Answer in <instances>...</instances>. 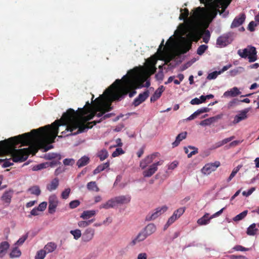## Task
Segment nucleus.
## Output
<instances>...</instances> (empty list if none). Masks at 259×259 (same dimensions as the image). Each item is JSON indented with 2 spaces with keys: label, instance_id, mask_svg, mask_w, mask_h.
I'll use <instances>...</instances> for the list:
<instances>
[{
  "label": "nucleus",
  "instance_id": "obj_1",
  "mask_svg": "<svg viewBox=\"0 0 259 259\" xmlns=\"http://www.w3.org/2000/svg\"><path fill=\"white\" fill-rule=\"evenodd\" d=\"M148 65L146 61V68L143 67H140V68L136 67L129 70L121 79H116L102 95L95 99L93 108L88 101L83 108H78L76 111L71 108L68 109V113H66L65 116L67 115L66 119L71 121V131L78 128L73 134L85 132L92 128L93 125H90L92 122H88L87 124H85V122L95 116L101 118L98 121H94V125L111 116L112 113L106 114V112L112 109L111 103L114 101L120 100L129 90L144 87L148 88L150 85L149 80H146L145 84H143L146 80L145 73L146 72L148 75H151Z\"/></svg>",
  "mask_w": 259,
  "mask_h": 259
},
{
  "label": "nucleus",
  "instance_id": "obj_2",
  "mask_svg": "<svg viewBox=\"0 0 259 259\" xmlns=\"http://www.w3.org/2000/svg\"><path fill=\"white\" fill-rule=\"evenodd\" d=\"M68 113V110L62 115L60 120H56L50 125L33 130L30 133H27L17 136L13 137L4 141H0V154L10 152L13 159L4 161L3 167H8L13 164V162H22L25 161L28 155L36 152L38 149H43L46 152L53 148L50 144L53 143L59 132V126L62 125L65 130L62 134L66 136L76 135L72 134L78 130L73 129L72 131L71 121L65 116Z\"/></svg>",
  "mask_w": 259,
  "mask_h": 259
},
{
  "label": "nucleus",
  "instance_id": "obj_3",
  "mask_svg": "<svg viewBox=\"0 0 259 259\" xmlns=\"http://www.w3.org/2000/svg\"><path fill=\"white\" fill-rule=\"evenodd\" d=\"M177 38L180 40L178 46L180 54L187 53L191 47L192 32L189 24H182L174 33Z\"/></svg>",
  "mask_w": 259,
  "mask_h": 259
},
{
  "label": "nucleus",
  "instance_id": "obj_4",
  "mask_svg": "<svg viewBox=\"0 0 259 259\" xmlns=\"http://www.w3.org/2000/svg\"><path fill=\"white\" fill-rule=\"evenodd\" d=\"M131 200V196L130 195H119L110 198L105 203L99 206V208L108 209L114 208L118 205L126 204L128 203Z\"/></svg>",
  "mask_w": 259,
  "mask_h": 259
},
{
  "label": "nucleus",
  "instance_id": "obj_5",
  "mask_svg": "<svg viewBox=\"0 0 259 259\" xmlns=\"http://www.w3.org/2000/svg\"><path fill=\"white\" fill-rule=\"evenodd\" d=\"M164 39H162L157 50V55H154L149 59H147L148 68L150 72V74H154L156 71L155 65L158 59L163 60L164 59V53L163 52V48L164 46Z\"/></svg>",
  "mask_w": 259,
  "mask_h": 259
},
{
  "label": "nucleus",
  "instance_id": "obj_6",
  "mask_svg": "<svg viewBox=\"0 0 259 259\" xmlns=\"http://www.w3.org/2000/svg\"><path fill=\"white\" fill-rule=\"evenodd\" d=\"M238 54L242 58H248L249 62H255L257 59V52L255 47L248 46L243 50H239Z\"/></svg>",
  "mask_w": 259,
  "mask_h": 259
},
{
  "label": "nucleus",
  "instance_id": "obj_7",
  "mask_svg": "<svg viewBox=\"0 0 259 259\" xmlns=\"http://www.w3.org/2000/svg\"><path fill=\"white\" fill-rule=\"evenodd\" d=\"M168 209L166 205H163L155 208L153 211L149 212L146 217V221H151L155 220L162 213H164Z\"/></svg>",
  "mask_w": 259,
  "mask_h": 259
},
{
  "label": "nucleus",
  "instance_id": "obj_8",
  "mask_svg": "<svg viewBox=\"0 0 259 259\" xmlns=\"http://www.w3.org/2000/svg\"><path fill=\"white\" fill-rule=\"evenodd\" d=\"M225 209V207L222 208L219 211H217L210 217H209V214L208 213H206L202 217L200 218L197 221V223L199 225H206L209 224L210 220L214 218L217 217L221 215L223 210Z\"/></svg>",
  "mask_w": 259,
  "mask_h": 259
},
{
  "label": "nucleus",
  "instance_id": "obj_9",
  "mask_svg": "<svg viewBox=\"0 0 259 259\" xmlns=\"http://www.w3.org/2000/svg\"><path fill=\"white\" fill-rule=\"evenodd\" d=\"M232 39L231 37L230 34H225L219 36L216 42V45L219 48H224L231 44Z\"/></svg>",
  "mask_w": 259,
  "mask_h": 259
},
{
  "label": "nucleus",
  "instance_id": "obj_10",
  "mask_svg": "<svg viewBox=\"0 0 259 259\" xmlns=\"http://www.w3.org/2000/svg\"><path fill=\"white\" fill-rule=\"evenodd\" d=\"M58 202V199L56 195L52 194L49 196L48 208V212L49 213L53 214L55 212Z\"/></svg>",
  "mask_w": 259,
  "mask_h": 259
},
{
  "label": "nucleus",
  "instance_id": "obj_11",
  "mask_svg": "<svg viewBox=\"0 0 259 259\" xmlns=\"http://www.w3.org/2000/svg\"><path fill=\"white\" fill-rule=\"evenodd\" d=\"M220 165V162L216 161L213 163H208L206 164L201 169V171L204 175H209L212 171H215Z\"/></svg>",
  "mask_w": 259,
  "mask_h": 259
},
{
  "label": "nucleus",
  "instance_id": "obj_12",
  "mask_svg": "<svg viewBox=\"0 0 259 259\" xmlns=\"http://www.w3.org/2000/svg\"><path fill=\"white\" fill-rule=\"evenodd\" d=\"M163 163V161H159L157 162L153 163L149 167L144 170L143 172V175L144 177H151L158 169V166L161 165Z\"/></svg>",
  "mask_w": 259,
  "mask_h": 259
},
{
  "label": "nucleus",
  "instance_id": "obj_13",
  "mask_svg": "<svg viewBox=\"0 0 259 259\" xmlns=\"http://www.w3.org/2000/svg\"><path fill=\"white\" fill-rule=\"evenodd\" d=\"M149 92L148 90L145 91L143 93L140 94L139 96L134 99L133 103V105L135 106H138L139 105L147 99L149 96Z\"/></svg>",
  "mask_w": 259,
  "mask_h": 259
},
{
  "label": "nucleus",
  "instance_id": "obj_14",
  "mask_svg": "<svg viewBox=\"0 0 259 259\" xmlns=\"http://www.w3.org/2000/svg\"><path fill=\"white\" fill-rule=\"evenodd\" d=\"M95 229L92 228H87L82 234V239L84 242H89L92 240L95 235Z\"/></svg>",
  "mask_w": 259,
  "mask_h": 259
},
{
  "label": "nucleus",
  "instance_id": "obj_15",
  "mask_svg": "<svg viewBox=\"0 0 259 259\" xmlns=\"http://www.w3.org/2000/svg\"><path fill=\"white\" fill-rule=\"evenodd\" d=\"M250 108H245L242 110L238 114L236 115L234 119L233 123L236 124L247 118V113L249 111Z\"/></svg>",
  "mask_w": 259,
  "mask_h": 259
},
{
  "label": "nucleus",
  "instance_id": "obj_16",
  "mask_svg": "<svg viewBox=\"0 0 259 259\" xmlns=\"http://www.w3.org/2000/svg\"><path fill=\"white\" fill-rule=\"evenodd\" d=\"M158 153H154L148 155L145 159H143L140 163V166L142 169H145L148 164L152 162L154 159L157 156Z\"/></svg>",
  "mask_w": 259,
  "mask_h": 259
},
{
  "label": "nucleus",
  "instance_id": "obj_17",
  "mask_svg": "<svg viewBox=\"0 0 259 259\" xmlns=\"http://www.w3.org/2000/svg\"><path fill=\"white\" fill-rule=\"evenodd\" d=\"M245 19V15L244 14H241L235 18L233 21L231 27L232 28L239 26L244 22Z\"/></svg>",
  "mask_w": 259,
  "mask_h": 259
},
{
  "label": "nucleus",
  "instance_id": "obj_18",
  "mask_svg": "<svg viewBox=\"0 0 259 259\" xmlns=\"http://www.w3.org/2000/svg\"><path fill=\"white\" fill-rule=\"evenodd\" d=\"M157 230L156 226L153 223L148 224L142 230L148 237L154 233Z\"/></svg>",
  "mask_w": 259,
  "mask_h": 259
},
{
  "label": "nucleus",
  "instance_id": "obj_19",
  "mask_svg": "<svg viewBox=\"0 0 259 259\" xmlns=\"http://www.w3.org/2000/svg\"><path fill=\"white\" fill-rule=\"evenodd\" d=\"M13 195V191L9 190L4 192L1 197L2 201L7 204H10L11 201V199Z\"/></svg>",
  "mask_w": 259,
  "mask_h": 259
},
{
  "label": "nucleus",
  "instance_id": "obj_20",
  "mask_svg": "<svg viewBox=\"0 0 259 259\" xmlns=\"http://www.w3.org/2000/svg\"><path fill=\"white\" fill-rule=\"evenodd\" d=\"M9 247L10 244L7 241H3L0 243V258L5 256Z\"/></svg>",
  "mask_w": 259,
  "mask_h": 259
},
{
  "label": "nucleus",
  "instance_id": "obj_21",
  "mask_svg": "<svg viewBox=\"0 0 259 259\" xmlns=\"http://www.w3.org/2000/svg\"><path fill=\"white\" fill-rule=\"evenodd\" d=\"M240 94L241 92L239 91V89L237 87H234L230 90L225 92L223 94V96L225 97H234L240 95Z\"/></svg>",
  "mask_w": 259,
  "mask_h": 259
},
{
  "label": "nucleus",
  "instance_id": "obj_22",
  "mask_svg": "<svg viewBox=\"0 0 259 259\" xmlns=\"http://www.w3.org/2000/svg\"><path fill=\"white\" fill-rule=\"evenodd\" d=\"M165 90V88L163 85L159 87L154 92V94L151 97L150 100L151 102H155L159 99L162 93Z\"/></svg>",
  "mask_w": 259,
  "mask_h": 259
},
{
  "label": "nucleus",
  "instance_id": "obj_23",
  "mask_svg": "<svg viewBox=\"0 0 259 259\" xmlns=\"http://www.w3.org/2000/svg\"><path fill=\"white\" fill-rule=\"evenodd\" d=\"M148 236L145 232L142 230L140 231L135 238H134L131 242L133 245H135L137 242H139L144 240Z\"/></svg>",
  "mask_w": 259,
  "mask_h": 259
},
{
  "label": "nucleus",
  "instance_id": "obj_24",
  "mask_svg": "<svg viewBox=\"0 0 259 259\" xmlns=\"http://www.w3.org/2000/svg\"><path fill=\"white\" fill-rule=\"evenodd\" d=\"M59 184V179L58 178L54 179L50 184L47 186V189L51 192L55 190L58 187Z\"/></svg>",
  "mask_w": 259,
  "mask_h": 259
},
{
  "label": "nucleus",
  "instance_id": "obj_25",
  "mask_svg": "<svg viewBox=\"0 0 259 259\" xmlns=\"http://www.w3.org/2000/svg\"><path fill=\"white\" fill-rule=\"evenodd\" d=\"M187 132H182L180 134H179L176 138V140L172 143V145L173 147H175L178 146L180 142L182 141L183 140L186 139L187 137Z\"/></svg>",
  "mask_w": 259,
  "mask_h": 259
},
{
  "label": "nucleus",
  "instance_id": "obj_26",
  "mask_svg": "<svg viewBox=\"0 0 259 259\" xmlns=\"http://www.w3.org/2000/svg\"><path fill=\"white\" fill-rule=\"evenodd\" d=\"M96 212L97 211L95 210H85L82 212L80 217L83 220H88L95 216Z\"/></svg>",
  "mask_w": 259,
  "mask_h": 259
},
{
  "label": "nucleus",
  "instance_id": "obj_27",
  "mask_svg": "<svg viewBox=\"0 0 259 259\" xmlns=\"http://www.w3.org/2000/svg\"><path fill=\"white\" fill-rule=\"evenodd\" d=\"M57 248V245L54 242H49L47 243L44 247V250L47 253L53 252Z\"/></svg>",
  "mask_w": 259,
  "mask_h": 259
},
{
  "label": "nucleus",
  "instance_id": "obj_28",
  "mask_svg": "<svg viewBox=\"0 0 259 259\" xmlns=\"http://www.w3.org/2000/svg\"><path fill=\"white\" fill-rule=\"evenodd\" d=\"M90 161V158L87 156H83L78 160L76 162V165L78 167H83L87 165Z\"/></svg>",
  "mask_w": 259,
  "mask_h": 259
},
{
  "label": "nucleus",
  "instance_id": "obj_29",
  "mask_svg": "<svg viewBox=\"0 0 259 259\" xmlns=\"http://www.w3.org/2000/svg\"><path fill=\"white\" fill-rule=\"evenodd\" d=\"M109 166V162L108 161H107L105 163H104L103 164H101L98 165L96 167V168H95L94 170L93 174L94 175H96V174L103 171L105 169L108 168Z\"/></svg>",
  "mask_w": 259,
  "mask_h": 259
},
{
  "label": "nucleus",
  "instance_id": "obj_30",
  "mask_svg": "<svg viewBox=\"0 0 259 259\" xmlns=\"http://www.w3.org/2000/svg\"><path fill=\"white\" fill-rule=\"evenodd\" d=\"M257 230V229L256 228V224L253 223L247 228L246 233L248 235L254 236L256 234Z\"/></svg>",
  "mask_w": 259,
  "mask_h": 259
},
{
  "label": "nucleus",
  "instance_id": "obj_31",
  "mask_svg": "<svg viewBox=\"0 0 259 259\" xmlns=\"http://www.w3.org/2000/svg\"><path fill=\"white\" fill-rule=\"evenodd\" d=\"M87 188L88 190L91 191L99 192L100 190L96 182L95 181L89 182L87 185Z\"/></svg>",
  "mask_w": 259,
  "mask_h": 259
},
{
  "label": "nucleus",
  "instance_id": "obj_32",
  "mask_svg": "<svg viewBox=\"0 0 259 259\" xmlns=\"http://www.w3.org/2000/svg\"><path fill=\"white\" fill-rule=\"evenodd\" d=\"M244 71V68L242 67H237L229 71V75L231 76H235L238 74H241Z\"/></svg>",
  "mask_w": 259,
  "mask_h": 259
},
{
  "label": "nucleus",
  "instance_id": "obj_33",
  "mask_svg": "<svg viewBox=\"0 0 259 259\" xmlns=\"http://www.w3.org/2000/svg\"><path fill=\"white\" fill-rule=\"evenodd\" d=\"M217 119V117H212L202 120L199 124L201 126L210 125L211 124L214 122Z\"/></svg>",
  "mask_w": 259,
  "mask_h": 259
},
{
  "label": "nucleus",
  "instance_id": "obj_34",
  "mask_svg": "<svg viewBox=\"0 0 259 259\" xmlns=\"http://www.w3.org/2000/svg\"><path fill=\"white\" fill-rule=\"evenodd\" d=\"M201 36L203 41L205 44H207L210 38V32L208 30H204L201 32Z\"/></svg>",
  "mask_w": 259,
  "mask_h": 259
},
{
  "label": "nucleus",
  "instance_id": "obj_35",
  "mask_svg": "<svg viewBox=\"0 0 259 259\" xmlns=\"http://www.w3.org/2000/svg\"><path fill=\"white\" fill-rule=\"evenodd\" d=\"M21 255V252L20 250L17 247L15 246L13 248L10 254V256L11 258H16L19 257Z\"/></svg>",
  "mask_w": 259,
  "mask_h": 259
},
{
  "label": "nucleus",
  "instance_id": "obj_36",
  "mask_svg": "<svg viewBox=\"0 0 259 259\" xmlns=\"http://www.w3.org/2000/svg\"><path fill=\"white\" fill-rule=\"evenodd\" d=\"M97 156L101 161H103L108 157V153L106 149H104L98 152Z\"/></svg>",
  "mask_w": 259,
  "mask_h": 259
},
{
  "label": "nucleus",
  "instance_id": "obj_37",
  "mask_svg": "<svg viewBox=\"0 0 259 259\" xmlns=\"http://www.w3.org/2000/svg\"><path fill=\"white\" fill-rule=\"evenodd\" d=\"M28 191H29L31 194L35 195L36 196L39 195L41 193L40 188L38 186H33L29 188Z\"/></svg>",
  "mask_w": 259,
  "mask_h": 259
},
{
  "label": "nucleus",
  "instance_id": "obj_38",
  "mask_svg": "<svg viewBox=\"0 0 259 259\" xmlns=\"http://www.w3.org/2000/svg\"><path fill=\"white\" fill-rule=\"evenodd\" d=\"M248 210H245L240 213L239 214L236 215L233 218V220L234 222H238L243 220L247 214Z\"/></svg>",
  "mask_w": 259,
  "mask_h": 259
},
{
  "label": "nucleus",
  "instance_id": "obj_39",
  "mask_svg": "<svg viewBox=\"0 0 259 259\" xmlns=\"http://www.w3.org/2000/svg\"><path fill=\"white\" fill-rule=\"evenodd\" d=\"M242 167V165H238L237 167L234 168L231 174H230V176L227 179L228 182H230L236 175V174L238 172V171L240 170V169Z\"/></svg>",
  "mask_w": 259,
  "mask_h": 259
},
{
  "label": "nucleus",
  "instance_id": "obj_40",
  "mask_svg": "<svg viewBox=\"0 0 259 259\" xmlns=\"http://www.w3.org/2000/svg\"><path fill=\"white\" fill-rule=\"evenodd\" d=\"M48 165V163H41L33 166L32 169L33 171H37L46 168Z\"/></svg>",
  "mask_w": 259,
  "mask_h": 259
},
{
  "label": "nucleus",
  "instance_id": "obj_41",
  "mask_svg": "<svg viewBox=\"0 0 259 259\" xmlns=\"http://www.w3.org/2000/svg\"><path fill=\"white\" fill-rule=\"evenodd\" d=\"M94 221V220H91L88 221H81L78 222V226L80 228H85Z\"/></svg>",
  "mask_w": 259,
  "mask_h": 259
},
{
  "label": "nucleus",
  "instance_id": "obj_42",
  "mask_svg": "<svg viewBox=\"0 0 259 259\" xmlns=\"http://www.w3.org/2000/svg\"><path fill=\"white\" fill-rule=\"evenodd\" d=\"M47 253L42 249L37 251L35 256V259H44Z\"/></svg>",
  "mask_w": 259,
  "mask_h": 259
},
{
  "label": "nucleus",
  "instance_id": "obj_43",
  "mask_svg": "<svg viewBox=\"0 0 259 259\" xmlns=\"http://www.w3.org/2000/svg\"><path fill=\"white\" fill-rule=\"evenodd\" d=\"M185 207H180L175 210L173 214L174 216L177 217V219H179L185 212Z\"/></svg>",
  "mask_w": 259,
  "mask_h": 259
},
{
  "label": "nucleus",
  "instance_id": "obj_44",
  "mask_svg": "<svg viewBox=\"0 0 259 259\" xmlns=\"http://www.w3.org/2000/svg\"><path fill=\"white\" fill-rule=\"evenodd\" d=\"M207 49L208 46L207 45H201L198 48L197 54L199 55H202Z\"/></svg>",
  "mask_w": 259,
  "mask_h": 259
},
{
  "label": "nucleus",
  "instance_id": "obj_45",
  "mask_svg": "<svg viewBox=\"0 0 259 259\" xmlns=\"http://www.w3.org/2000/svg\"><path fill=\"white\" fill-rule=\"evenodd\" d=\"M70 233L73 236L74 238L76 240L79 239L81 235V231L79 229L71 230Z\"/></svg>",
  "mask_w": 259,
  "mask_h": 259
},
{
  "label": "nucleus",
  "instance_id": "obj_46",
  "mask_svg": "<svg viewBox=\"0 0 259 259\" xmlns=\"http://www.w3.org/2000/svg\"><path fill=\"white\" fill-rule=\"evenodd\" d=\"M220 74H221V73L219 71H213L208 74V76H207V79L208 80L214 79Z\"/></svg>",
  "mask_w": 259,
  "mask_h": 259
},
{
  "label": "nucleus",
  "instance_id": "obj_47",
  "mask_svg": "<svg viewBox=\"0 0 259 259\" xmlns=\"http://www.w3.org/2000/svg\"><path fill=\"white\" fill-rule=\"evenodd\" d=\"M236 251H249L250 249L249 248H246L240 245H237L233 247L232 248Z\"/></svg>",
  "mask_w": 259,
  "mask_h": 259
},
{
  "label": "nucleus",
  "instance_id": "obj_48",
  "mask_svg": "<svg viewBox=\"0 0 259 259\" xmlns=\"http://www.w3.org/2000/svg\"><path fill=\"white\" fill-rule=\"evenodd\" d=\"M71 190L70 188L65 189L61 193V197L62 199H66L68 198L70 193Z\"/></svg>",
  "mask_w": 259,
  "mask_h": 259
},
{
  "label": "nucleus",
  "instance_id": "obj_49",
  "mask_svg": "<svg viewBox=\"0 0 259 259\" xmlns=\"http://www.w3.org/2000/svg\"><path fill=\"white\" fill-rule=\"evenodd\" d=\"M80 204V202L78 200H74L69 203V207L71 209H74L78 206Z\"/></svg>",
  "mask_w": 259,
  "mask_h": 259
},
{
  "label": "nucleus",
  "instance_id": "obj_50",
  "mask_svg": "<svg viewBox=\"0 0 259 259\" xmlns=\"http://www.w3.org/2000/svg\"><path fill=\"white\" fill-rule=\"evenodd\" d=\"M124 153V151L121 148H117L116 149L115 151H114L112 154V156L113 157H117L121 154Z\"/></svg>",
  "mask_w": 259,
  "mask_h": 259
},
{
  "label": "nucleus",
  "instance_id": "obj_51",
  "mask_svg": "<svg viewBox=\"0 0 259 259\" xmlns=\"http://www.w3.org/2000/svg\"><path fill=\"white\" fill-rule=\"evenodd\" d=\"M63 162L65 165H72L75 161L72 158H66L63 160Z\"/></svg>",
  "mask_w": 259,
  "mask_h": 259
},
{
  "label": "nucleus",
  "instance_id": "obj_52",
  "mask_svg": "<svg viewBox=\"0 0 259 259\" xmlns=\"http://www.w3.org/2000/svg\"><path fill=\"white\" fill-rule=\"evenodd\" d=\"M27 238V235H25L20 238L15 243V245H22Z\"/></svg>",
  "mask_w": 259,
  "mask_h": 259
},
{
  "label": "nucleus",
  "instance_id": "obj_53",
  "mask_svg": "<svg viewBox=\"0 0 259 259\" xmlns=\"http://www.w3.org/2000/svg\"><path fill=\"white\" fill-rule=\"evenodd\" d=\"M155 77L157 80L160 81H162L164 78V74L162 70H159L158 72L156 74Z\"/></svg>",
  "mask_w": 259,
  "mask_h": 259
},
{
  "label": "nucleus",
  "instance_id": "obj_54",
  "mask_svg": "<svg viewBox=\"0 0 259 259\" xmlns=\"http://www.w3.org/2000/svg\"><path fill=\"white\" fill-rule=\"evenodd\" d=\"M47 206V202L44 201V202L40 203L38 205V206H37V208L38 209V210L40 211H43L46 209Z\"/></svg>",
  "mask_w": 259,
  "mask_h": 259
},
{
  "label": "nucleus",
  "instance_id": "obj_55",
  "mask_svg": "<svg viewBox=\"0 0 259 259\" xmlns=\"http://www.w3.org/2000/svg\"><path fill=\"white\" fill-rule=\"evenodd\" d=\"M189 148L190 149H192L193 151L190 152L189 154H188V157H191L192 155L196 154L198 153V149L197 148L193 147V146H189Z\"/></svg>",
  "mask_w": 259,
  "mask_h": 259
},
{
  "label": "nucleus",
  "instance_id": "obj_56",
  "mask_svg": "<svg viewBox=\"0 0 259 259\" xmlns=\"http://www.w3.org/2000/svg\"><path fill=\"white\" fill-rule=\"evenodd\" d=\"M255 188L252 187L249 190H248L247 191H243L242 192V195L244 196L248 197L250 196L254 191H255Z\"/></svg>",
  "mask_w": 259,
  "mask_h": 259
},
{
  "label": "nucleus",
  "instance_id": "obj_57",
  "mask_svg": "<svg viewBox=\"0 0 259 259\" xmlns=\"http://www.w3.org/2000/svg\"><path fill=\"white\" fill-rule=\"evenodd\" d=\"M208 110V108L207 107H203L200 109H198L195 112V113L198 115H200L201 113L207 112Z\"/></svg>",
  "mask_w": 259,
  "mask_h": 259
},
{
  "label": "nucleus",
  "instance_id": "obj_58",
  "mask_svg": "<svg viewBox=\"0 0 259 259\" xmlns=\"http://www.w3.org/2000/svg\"><path fill=\"white\" fill-rule=\"evenodd\" d=\"M257 24L254 21H251L248 25V29L250 31H253L254 30V27L256 26Z\"/></svg>",
  "mask_w": 259,
  "mask_h": 259
},
{
  "label": "nucleus",
  "instance_id": "obj_59",
  "mask_svg": "<svg viewBox=\"0 0 259 259\" xmlns=\"http://www.w3.org/2000/svg\"><path fill=\"white\" fill-rule=\"evenodd\" d=\"M39 211H40L37 207H35L33 208L30 211V214L28 216L29 218L31 217V215H37L39 214Z\"/></svg>",
  "mask_w": 259,
  "mask_h": 259
},
{
  "label": "nucleus",
  "instance_id": "obj_60",
  "mask_svg": "<svg viewBox=\"0 0 259 259\" xmlns=\"http://www.w3.org/2000/svg\"><path fill=\"white\" fill-rule=\"evenodd\" d=\"M229 257L230 259H248L247 257L243 255H231Z\"/></svg>",
  "mask_w": 259,
  "mask_h": 259
},
{
  "label": "nucleus",
  "instance_id": "obj_61",
  "mask_svg": "<svg viewBox=\"0 0 259 259\" xmlns=\"http://www.w3.org/2000/svg\"><path fill=\"white\" fill-rule=\"evenodd\" d=\"M190 103L192 105H198L201 103V101L199 98H195L191 100Z\"/></svg>",
  "mask_w": 259,
  "mask_h": 259
},
{
  "label": "nucleus",
  "instance_id": "obj_62",
  "mask_svg": "<svg viewBox=\"0 0 259 259\" xmlns=\"http://www.w3.org/2000/svg\"><path fill=\"white\" fill-rule=\"evenodd\" d=\"M178 164V162L176 161H175L168 165V168L169 169H174L177 166Z\"/></svg>",
  "mask_w": 259,
  "mask_h": 259
},
{
  "label": "nucleus",
  "instance_id": "obj_63",
  "mask_svg": "<svg viewBox=\"0 0 259 259\" xmlns=\"http://www.w3.org/2000/svg\"><path fill=\"white\" fill-rule=\"evenodd\" d=\"M57 154L56 153H48L46 155L45 157L47 159H52L53 158H55L57 157Z\"/></svg>",
  "mask_w": 259,
  "mask_h": 259
},
{
  "label": "nucleus",
  "instance_id": "obj_64",
  "mask_svg": "<svg viewBox=\"0 0 259 259\" xmlns=\"http://www.w3.org/2000/svg\"><path fill=\"white\" fill-rule=\"evenodd\" d=\"M178 219L177 218V217L174 216V214H172L168 220V225H171L176 220H177Z\"/></svg>",
  "mask_w": 259,
  "mask_h": 259
}]
</instances>
